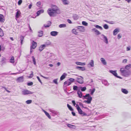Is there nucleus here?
<instances>
[{"label": "nucleus", "instance_id": "nucleus-48", "mask_svg": "<svg viewBox=\"0 0 131 131\" xmlns=\"http://www.w3.org/2000/svg\"><path fill=\"white\" fill-rule=\"evenodd\" d=\"M45 114L49 119H51V116H50L49 114L47 112H45Z\"/></svg>", "mask_w": 131, "mask_h": 131}, {"label": "nucleus", "instance_id": "nucleus-8", "mask_svg": "<svg viewBox=\"0 0 131 131\" xmlns=\"http://www.w3.org/2000/svg\"><path fill=\"white\" fill-rule=\"evenodd\" d=\"M77 29L80 32H84L85 30L84 27L83 26H78L77 27Z\"/></svg>", "mask_w": 131, "mask_h": 131}, {"label": "nucleus", "instance_id": "nucleus-57", "mask_svg": "<svg viewBox=\"0 0 131 131\" xmlns=\"http://www.w3.org/2000/svg\"><path fill=\"white\" fill-rule=\"evenodd\" d=\"M37 79H38L39 81L40 82L41 84L42 85V83L41 82V80H40V79L39 78V77L38 76H37Z\"/></svg>", "mask_w": 131, "mask_h": 131}, {"label": "nucleus", "instance_id": "nucleus-24", "mask_svg": "<svg viewBox=\"0 0 131 131\" xmlns=\"http://www.w3.org/2000/svg\"><path fill=\"white\" fill-rule=\"evenodd\" d=\"M101 36L103 37V38L104 39V41L105 43H106V44L108 43V39L107 38V37L106 36H105V35H104L103 34H102L101 35Z\"/></svg>", "mask_w": 131, "mask_h": 131}, {"label": "nucleus", "instance_id": "nucleus-40", "mask_svg": "<svg viewBox=\"0 0 131 131\" xmlns=\"http://www.w3.org/2000/svg\"><path fill=\"white\" fill-rule=\"evenodd\" d=\"M131 68V64H129L126 65L125 67V68L127 70H128Z\"/></svg>", "mask_w": 131, "mask_h": 131}, {"label": "nucleus", "instance_id": "nucleus-62", "mask_svg": "<svg viewBox=\"0 0 131 131\" xmlns=\"http://www.w3.org/2000/svg\"><path fill=\"white\" fill-rule=\"evenodd\" d=\"M68 81L67 84H66V85L67 86H69L70 85L71 83V82H70L69 81Z\"/></svg>", "mask_w": 131, "mask_h": 131}, {"label": "nucleus", "instance_id": "nucleus-61", "mask_svg": "<svg viewBox=\"0 0 131 131\" xmlns=\"http://www.w3.org/2000/svg\"><path fill=\"white\" fill-rule=\"evenodd\" d=\"M72 104H73V105L75 106V105L76 104V103H75V101L74 100H73L72 101Z\"/></svg>", "mask_w": 131, "mask_h": 131}, {"label": "nucleus", "instance_id": "nucleus-55", "mask_svg": "<svg viewBox=\"0 0 131 131\" xmlns=\"http://www.w3.org/2000/svg\"><path fill=\"white\" fill-rule=\"evenodd\" d=\"M58 79H56L54 80L53 81V82L56 84H58V83L57 82Z\"/></svg>", "mask_w": 131, "mask_h": 131}, {"label": "nucleus", "instance_id": "nucleus-11", "mask_svg": "<svg viewBox=\"0 0 131 131\" xmlns=\"http://www.w3.org/2000/svg\"><path fill=\"white\" fill-rule=\"evenodd\" d=\"M76 79H77V80H75V81L78 83L80 84H82L84 82L83 79L80 78H77Z\"/></svg>", "mask_w": 131, "mask_h": 131}, {"label": "nucleus", "instance_id": "nucleus-25", "mask_svg": "<svg viewBox=\"0 0 131 131\" xmlns=\"http://www.w3.org/2000/svg\"><path fill=\"white\" fill-rule=\"evenodd\" d=\"M119 30L118 28H117L115 29L113 31V35H116L117 34L118 32H119Z\"/></svg>", "mask_w": 131, "mask_h": 131}, {"label": "nucleus", "instance_id": "nucleus-22", "mask_svg": "<svg viewBox=\"0 0 131 131\" xmlns=\"http://www.w3.org/2000/svg\"><path fill=\"white\" fill-rule=\"evenodd\" d=\"M46 47L45 45H41L39 48V50L40 51H42Z\"/></svg>", "mask_w": 131, "mask_h": 131}, {"label": "nucleus", "instance_id": "nucleus-39", "mask_svg": "<svg viewBox=\"0 0 131 131\" xmlns=\"http://www.w3.org/2000/svg\"><path fill=\"white\" fill-rule=\"evenodd\" d=\"M94 27L96 28L97 29H99L100 30H103L101 26H99L98 25H94Z\"/></svg>", "mask_w": 131, "mask_h": 131}, {"label": "nucleus", "instance_id": "nucleus-36", "mask_svg": "<svg viewBox=\"0 0 131 131\" xmlns=\"http://www.w3.org/2000/svg\"><path fill=\"white\" fill-rule=\"evenodd\" d=\"M88 64L90 65L91 67H93L94 66L93 60H91V62L89 63Z\"/></svg>", "mask_w": 131, "mask_h": 131}, {"label": "nucleus", "instance_id": "nucleus-38", "mask_svg": "<svg viewBox=\"0 0 131 131\" xmlns=\"http://www.w3.org/2000/svg\"><path fill=\"white\" fill-rule=\"evenodd\" d=\"M67 106L70 111H73V109L72 107L68 104H67Z\"/></svg>", "mask_w": 131, "mask_h": 131}, {"label": "nucleus", "instance_id": "nucleus-44", "mask_svg": "<svg viewBox=\"0 0 131 131\" xmlns=\"http://www.w3.org/2000/svg\"><path fill=\"white\" fill-rule=\"evenodd\" d=\"M67 125L68 127L73 128H75L73 127H75V126L69 124H68Z\"/></svg>", "mask_w": 131, "mask_h": 131}, {"label": "nucleus", "instance_id": "nucleus-7", "mask_svg": "<svg viewBox=\"0 0 131 131\" xmlns=\"http://www.w3.org/2000/svg\"><path fill=\"white\" fill-rule=\"evenodd\" d=\"M68 81H66L64 83V84L63 86V88L65 92L67 93H69L67 92V90H68L67 86L66 85L67 84Z\"/></svg>", "mask_w": 131, "mask_h": 131}, {"label": "nucleus", "instance_id": "nucleus-1", "mask_svg": "<svg viewBox=\"0 0 131 131\" xmlns=\"http://www.w3.org/2000/svg\"><path fill=\"white\" fill-rule=\"evenodd\" d=\"M56 8H49L47 10V13L50 17H54L56 16L55 14H58L60 13V10L56 6H54Z\"/></svg>", "mask_w": 131, "mask_h": 131}, {"label": "nucleus", "instance_id": "nucleus-4", "mask_svg": "<svg viewBox=\"0 0 131 131\" xmlns=\"http://www.w3.org/2000/svg\"><path fill=\"white\" fill-rule=\"evenodd\" d=\"M115 77L117 78L122 79V78L121 77L117 75V74L116 73V70H110L109 71Z\"/></svg>", "mask_w": 131, "mask_h": 131}, {"label": "nucleus", "instance_id": "nucleus-26", "mask_svg": "<svg viewBox=\"0 0 131 131\" xmlns=\"http://www.w3.org/2000/svg\"><path fill=\"white\" fill-rule=\"evenodd\" d=\"M25 36H23L22 35H21L19 37L20 39V40L21 45H22L23 44V40Z\"/></svg>", "mask_w": 131, "mask_h": 131}, {"label": "nucleus", "instance_id": "nucleus-49", "mask_svg": "<svg viewBox=\"0 0 131 131\" xmlns=\"http://www.w3.org/2000/svg\"><path fill=\"white\" fill-rule=\"evenodd\" d=\"M82 24L83 25L86 26H87L88 24V23L84 21L82 22Z\"/></svg>", "mask_w": 131, "mask_h": 131}, {"label": "nucleus", "instance_id": "nucleus-32", "mask_svg": "<svg viewBox=\"0 0 131 131\" xmlns=\"http://www.w3.org/2000/svg\"><path fill=\"white\" fill-rule=\"evenodd\" d=\"M73 90L74 91H78L79 90H80L79 87H78L77 86L73 85Z\"/></svg>", "mask_w": 131, "mask_h": 131}, {"label": "nucleus", "instance_id": "nucleus-45", "mask_svg": "<svg viewBox=\"0 0 131 131\" xmlns=\"http://www.w3.org/2000/svg\"><path fill=\"white\" fill-rule=\"evenodd\" d=\"M25 70H19V72H17L16 73H12L11 74H14V75H15L16 74H19V73H22L23 72V71H24Z\"/></svg>", "mask_w": 131, "mask_h": 131}, {"label": "nucleus", "instance_id": "nucleus-33", "mask_svg": "<svg viewBox=\"0 0 131 131\" xmlns=\"http://www.w3.org/2000/svg\"><path fill=\"white\" fill-rule=\"evenodd\" d=\"M101 61L102 63L104 65H106V63L105 60L103 58H101Z\"/></svg>", "mask_w": 131, "mask_h": 131}, {"label": "nucleus", "instance_id": "nucleus-21", "mask_svg": "<svg viewBox=\"0 0 131 131\" xmlns=\"http://www.w3.org/2000/svg\"><path fill=\"white\" fill-rule=\"evenodd\" d=\"M50 111L53 114H54L55 115H60L59 113L58 112L53 110H50Z\"/></svg>", "mask_w": 131, "mask_h": 131}, {"label": "nucleus", "instance_id": "nucleus-28", "mask_svg": "<svg viewBox=\"0 0 131 131\" xmlns=\"http://www.w3.org/2000/svg\"><path fill=\"white\" fill-rule=\"evenodd\" d=\"M102 83L104 84L105 85H108L109 84L107 81L105 80H103L102 81Z\"/></svg>", "mask_w": 131, "mask_h": 131}, {"label": "nucleus", "instance_id": "nucleus-17", "mask_svg": "<svg viewBox=\"0 0 131 131\" xmlns=\"http://www.w3.org/2000/svg\"><path fill=\"white\" fill-rule=\"evenodd\" d=\"M17 81L19 82H21L24 81V77L23 76L20 77L18 78Z\"/></svg>", "mask_w": 131, "mask_h": 131}, {"label": "nucleus", "instance_id": "nucleus-37", "mask_svg": "<svg viewBox=\"0 0 131 131\" xmlns=\"http://www.w3.org/2000/svg\"><path fill=\"white\" fill-rule=\"evenodd\" d=\"M39 34L38 35V36L39 37H42L43 35V32L42 31H39L38 32Z\"/></svg>", "mask_w": 131, "mask_h": 131}, {"label": "nucleus", "instance_id": "nucleus-53", "mask_svg": "<svg viewBox=\"0 0 131 131\" xmlns=\"http://www.w3.org/2000/svg\"><path fill=\"white\" fill-rule=\"evenodd\" d=\"M72 33L74 34L77 35L78 33L76 32V30L74 29H73L72 30Z\"/></svg>", "mask_w": 131, "mask_h": 131}, {"label": "nucleus", "instance_id": "nucleus-47", "mask_svg": "<svg viewBox=\"0 0 131 131\" xmlns=\"http://www.w3.org/2000/svg\"><path fill=\"white\" fill-rule=\"evenodd\" d=\"M63 3L65 5H66L68 4V3L67 2V0H61Z\"/></svg>", "mask_w": 131, "mask_h": 131}, {"label": "nucleus", "instance_id": "nucleus-18", "mask_svg": "<svg viewBox=\"0 0 131 131\" xmlns=\"http://www.w3.org/2000/svg\"><path fill=\"white\" fill-rule=\"evenodd\" d=\"M17 10V11L16 13V14L15 15V17L16 18H18L20 16L21 14V12L20 11L18 10Z\"/></svg>", "mask_w": 131, "mask_h": 131}, {"label": "nucleus", "instance_id": "nucleus-16", "mask_svg": "<svg viewBox=\"0 0 131 131\" xmlns=\"http://www.w3.org/2000/svg\"><path fill=\"white\" fill-rule=\"evenodd\" d=\"M67 75V74L65 73H64L61 76L60 78V81H62L66 77Z\"/></svg>", "mask_w": 131, "mask_h": 131}, {"label": "nucleus", "instance_id": "nucleus-29", "mask_svg": "<svg viewBox=\"0 0 131 131\" xmlns=\"http://www.w3.org/2000/svg\"><path fill=\"white\" fill-rule=\"evenodd\" d=\"M77 94L78 97L80 98L82 97V92L80 91V90H78L77 91Z\"/></svg>", "mask_w": 131, "mask_h": 131}, {"label": "nucleus", "instance_id": "nucleus-19", "mask_svg": "<svg viewBox=\"0 0 131 131\" xmlns=\"http://www.w3.org/2000/svg\"><path fill=\"white\" fill-rule=\"evenodd\" d=\"M78 112V113H80L81 112H82V111L79 105L77 104H76V106H75Z\"/></svg>", "mask_w": 131, "mask_h": 131}, {"label": "nucleus", "instance_id": "nucleus-2", "mask_svg": "<svg viewBox=\"0 0 131 131\" xmlns=\"http://www.w3.org/2000/svg\"><path fill=\"white\" fill-rule=\"evenodd\" d=\"M83 99H87V100H85L83 102L86 103L88 104H90L92 100V98L89 94H86L85 95L83 96Z\"/></svg>", "mask_w": 131, "mask_h": 131}, {"label": "nucleus", "instance_id": "nucleus-30", "mask_svg": "<svg viewBox=\"0 0 131 131\" xmlns=\"http://www.w3.org/2000/svg\"><path fill=\"white\" fill-rule=\"evenodd\" d=\"M121 91L124 93L126 94L128 93V91L125 89H122Z\"/></svg>", "mask_w": 131, "mask_h": 131}, {"label": "nucleus", "instance_id": "nucleus-64", "mask_svg": "<svg viewBox=\"0 0 131 131\" xmlns=\"http://www.w3.org/2000/svg\"><path fill=\"white\" fill-rule=\"evenodd\" d=\"M71 113L72 115L74 116H75L76 115L75 113L74 112H73V111H72Z\"/></svg>", "mask_w": 131, "mask_h": 131}, {"label": "nucleus", "instance_id": "nucleus-56", "mask_svg": "<svg viewBox=\"0 0 131 131\" xmlns=\"http://www.w3.org/2000/svg\"><path fill=\"white\" fill-rule=\"evenodd\" d=\"M31 73L30 74V76L28 77L29 78H32L34 75L33 74V71H31Z\"/></svg>", "mask_w": 131, "mask_h": 131}, {"label": "nucleus", "instance_id": "nucleus-34", "mask_svg": "<svg viewBox=\"0 0 131 131\" xmlns=\"http://www.w3.org/2000/svg\"><path fill=\"white\" fill-rule=\"evenodd\" d=\"M75 64H76L77 65H83L84 66L85 65V63H82L79 62H75Z\"/></svg>", "mask_w": 131, "mask_h": 131}, {"label": "nucleus", "instance_id": "nucleus-15", "mask_svg": "<svg viewBox=\"0 0 131 131\" xmlns=\"http://www.w3.org/2000/svg\"><path fill=\"white\" fill-rule=\"evenodd\" d=\"M92 31H94L95 32V34L96 35H99L101 34V33L100 32L95 28L92 29Z\"/></svg>", "mask_w": 131, "mask_h": 131}, {"label": "nucleus", "instance_id": "nucleus-50", "mask_svg": "<svg viewBox=\"0 0 131 131\" xmlns=\"http://www.w3.org/2000/svg\"><path fill=\"white\" fill-rule=\"evenodd\" d=\"M51 44V43L50 41H47L45 42V45L46 46H48L50 45Z\"/></svg>", "mask_w": 131, "mask_h": 131}, {"label": "nucleus", "instance_id": "nucleus-58", "mask_svg": "<svg viewBox=\"0 0 131 131\" xmlns=\"http://www.w3.org/2000/svg\"><path fill=\"white\" fill-rule=\"evenodd\" d=\"M41 2H37L36 5L38 7H39L40 5H41Z\"/></svg>", "mask_w": 131, "mask_h": 131}, {"label": "nucleus", "instance_id": "nucleus-10", "mask_svg": "<svg viewBox=\"0 0 131 131\" xmlns=\"http://www.w3.org/2000/svg\"><path fill=\"white\" fill-rule=\"evenodd\" d=\"M89 112V113L88 114H86L85 113H84V112L82 111V112H81L80 113H79V114L80 115H81L82 116H90L91 115V111H90Z\"/></svg>", "mask_w": 131, "mask_h": 131}, {"label": "nucleus", "instance_id": "nucleus-54", "mask_svg": "<svg viewBox=\"0 0 131 131\" xmlns=\"http://www.w3.org/2000/svg\"><path fill=\"white\" fill-rule=\"evenodd\" d=\"M33 83L32 82H29L27 83V85L28 86H31L32 85Z\"/></svg>", "mask_w": 131, "mask_h": 131}, {"label": "nucleus", "instance_id": "nucleus-60", "mask_svg": "<svg viewBox=\"0 0 131 131\" xmlns=\"http://www.w3.org/2000/svg\"><path fill=\"white\" fill-rule=\"evenodd\" d=\"M3 35V33L2 30L0 32V36L1 37Z\"/></svg>", "mask_w": 131, "mask_h": 131}, {"label": "nucleus", "instance_id": "nucleus-51", "mask_svg": "<svg viewBox=\"0 0 131 131\" xmlns=\"http://www.w3.org/2000/svg\"><path fill=\"white\" fill-rule=\"evenodd\" d=\"M68 80L70 81V82H71V83L74 82L75 81V80L74 79L72 78L69 79Z\"/></svg>", "mask_w": 131, "mask_h": 131}, {"label": "nucleus", "instance_id": "nucleus-52", "mask_svg": "<svg viewBox=\"0 0 131 131\" xmlns=\"http://www.w3.org/2000/svg\"><path fill=\"white\" fill-rule=\"evenodd\" d=\"M32 102V101L31 100H28L26 102V103L27 104L31 103Z\"/></svg>", "mask_w": 131, "mask_h": 131}, {"label": "nucleus", "instance_id": "nucleus-41", "mask_svg": "<svg viewBox=\"0 0 131 131\" xmlns=\"http://www.w3.org/2000/svg\"><path fill=\"white\" fill-rule=\"evenodd\" d=\"M14 59L13 56H12L10 60V62L11 63H14Z\"/></svg>", "mask_w": 131, "mask_h": 131}, {"label": "nucleus", "instance_id": "nucleus-42", "mask_svg": "<svg viewBox=\"0 0 131 131\" xmlns=\"http://www.w3.org/2000/svg\"><path fill=\"white\" fill-rule=\"evenodd\" d=\"M31 58L32 59V61L34 63V64L36 65V60L34 56H32L31 57Z\"/></svg>", "mask_w": 131, "mask_h": 131}, {"label": "nucleus", "instance_id": "nucleus-5", "mask_svg": "<svg viewBox=\"0 0 131 131\" xmlns=\"http://www.w3.org/2000/svg\"><path fill=\"white\" fill-rule=\"evenodd\" d=\"M37 46V43L36 42L34 41H33L32 42V45H31L30 46V53H31L32 52L33 50H32V49H35V48Z\"/></svg>", "mask_w": 131, "mask_h": 131}, {"label": "nucleus", "instance_id": "nucleus-43", "mask_svg": "<svg viewBox=\"0 0 131 131\" xmlns=\"http://www.w3.org/2000/svg\"><path fill=\"white\" fill-rule=\"evenodd\" d=\"M59 27L60 28L65 27L66 26V24H61L59 26Z\"/></svg>", "mask_w": 131, "mask_h": 131}, {"label": "nucleus", "instance_id": "nucleus-31", "mask_svg": "<svg viewBox=\"0 0 131 131\" xmlns=\"http://www.w3.org/2000/svg\"><path fill=\"white\" fill-rule=\"evenodd\" d=\"M80 89L82 91H84L86 90V87L85 86L82 87V86H79Z\"/></svg>", "mask_w": 131, "mask_h": 131}, {"label": "nucleus", "instance_id": "nucleus-63", "mask_svg": "<svg viewBox=\"0 0 131 131\" xmlns=\"http://www.w3.org/2000/svg\"><path fill=\"white\" fill-rule=\"evenodd\" d=\"M67 22L70 24H72V22L71 21V20L69 19H68L67 20Z\"/></svg>", "mask_w": 131, "mask_h": 131}, {"label": "nucleus", "instance_id": "nucleus-46", "mask_svg": "<svg viewBox=\"0 0 131 131\" xmlns=\"http://www.w3.org/2000/svg\"><path fill=\"white\" fill-rule=\"evenodd\" d=\"M103 27L105 29H108L109 28L107 24H104L103 25Z\"/></svg>", "mask_w": 131, "mask_h": 131}, {"label": "nucleus", "instance_id": "nucleus-20", "mask_svg": "<svg viewBox=\"0 0 131 131\" xmlns=\"http://www.w3.org/2000/svg\"><path fill=\"white\" fill-rule=\"evenodd\" d=\"M5 21L4 16L0 14V22L1 23H4Z\"/></svg>", "mask_w": 131, "mask_h": 131}, {"label": "nucleus", "instance_id": "nucleus-3", "mask_svg": "<svg viewBox=\"0 0 131 131\" xmlns=\"http://www.w3.org/2000/svg\"><path fill=\"white\" fill-rule=\"evenodd\" d=\"M120 71L123 75L125 77L129 76L131 74V72L129 70H127L124 69V68H121Z\"/></svg>", "mask_w": 131, "mask_h": 131}, {"label": "nucleus", "instance_id": "nucleus-14", "mask_svg": "<svg viewBox=\"0 0 131 131\" xmlns=\"http://www.w3.org/2000/svg\"><path fill=\"white\" fill-rule=\"evenodd\" d=\"M76 68L79 70L82 71H83L85 70V68L84 67H80L77 66L76 67Z\"/></svg>", "mask_w": 131, "mask_h": 131}, {"label": "nucleus", "instance_id": "nucleus-6", "mask_svg": "<svg viewBox=\"0 0 131 131\" xmlns=\"http://www.w3.org/2000/svg\"><path fill=\"white\" fill-rule=\"evenodd\" d=\"M34 93V92H31L27 90H24L22 91V94L24 95L28 94H31Z\"/></svg>", "mask_w": 131, "mask_h": 131}, {"label": "nucleus", "instance_id": "nucleus-23", "mask_svg": "<svg viewBox=\"0 0 131 131\" xmlns=\"http://www.w3.org/2000/svg\"><path fill=\"white\" fill-rule=\"evenodd\" d=\"M44 11V10L43 9H41L38 10L37 12V16H39L41 13H43Z\"/></svg>", "mask_w": 131, "mask_h": 131}, {"label": "nucleus", "instance_id": "nucleus-59", "mask_svg": "<svg viewBox=\"0 0 131 131\" xmlns=\"http://www.w3.org/2000/svg\"><path fill=\"white\" fill-rule=\"evenodd\" d=\"M22 2V0H19L18 2V5H20L21 4Z\"/></svg>", "mask_w": 131, "mask_h": 131}, {"label": "nucleus", "instance_id": "nucleus-12", "mask_svg": "<svg viewBox=\"0 0 131 131\" xmlns=\"http://www.w3.org/2000/svg\"><path fill=\"white\" fill-rule=\"evenodd\" d=\"M52 23L50 21H49L47 22V25H46L44 24L43 25V26L42 27V29L44 27L45 28H47L49 27L51 25Z\"/></svg>", "mask_w": 131, "mask_h": 131}, {"label": "nucleus", "instance_id": "nucleus-35", "mask_svg": "<svg viewBox=\"0 0 131 131\" xmlns=\"http://www.w3.org/2000/svg\"><path fill=\"white\" fill-rule=\"evenodd\" d=\"M95 90V88H93L92 89H90L89 90L90 92V94L91 95H93Z\"/></svg>", "mask_w": 131, "mask_h": 131}, {"label": "nucleus", "instance_id": "nucleus-13", "mask_svg": "<svg viewBox=\"0 0 131 131\" xmlns=\"http://www.w3.org/2000/svg\"><path fill=\"white\" fill-rule=\"evenodd\" d=\"M58 34V32L56 31H53L50 32L51 35L53 36H57Z\"/></svg>", "mask_w": 131, "mask_h": 131}, {"label": "nucleus", "instance_id": "nucleus-9", "mask_svg": "<svg viewBox=\"0 0 131 131\" xmlns=\"http://www.w3.org/2000/svg\"><path fill=\"white\" fill-rule=\"evenodd\" d=\"M6 59L5 58L3 57L1 59V61L0 62V64L2 66L6 63Z\"/></svg>", "mask_w": 131, "mask_h": 131}, {"label": "nucleus", "instance_id": "nucleus-27", "mask_svg": "<svg viewBox=\"0 0 131 131\" xmlns=\"http://www.w3.org/2000/svg\"><path fill=\"white\" fill-rule=\"evenodd\" d=\"M72 17L74 20H77L79 18V16L76 14H73Z\"/></svg>", "mask_w": 131, "mask_h": 131}]
</instances>
